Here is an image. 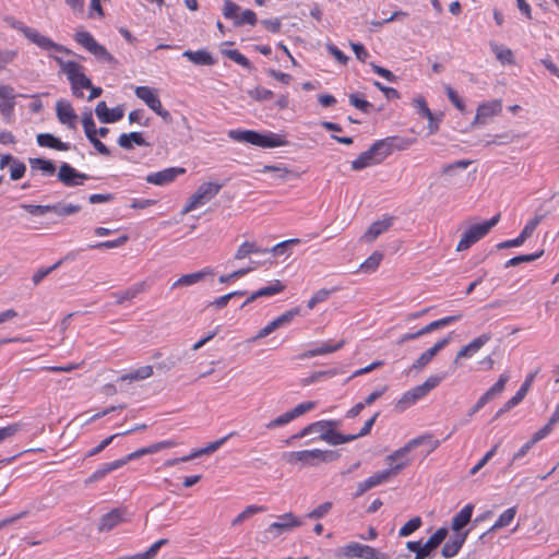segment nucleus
<instances>
[{
	"label": "nucleus",
	"instance_id": "nucleus-1",
	"mask_svg": "<svg viewBox=\"0 0 559 559\" xmlns=\"http://www.w3.org/2000/svg\"><path fill=\"white\" fill-rule=\"evenodd\" d=\"M407 145V141L394 136L378 140L352 162V169L358 171L366 167L380 164L394 150H405Z\"/></svg>",
	"mask_w": 559,
	"mask_h": 559
},
{
	"label": "nucleus",
	"instance_id": "nucleus-2",
	"mask_svg": "<svg viewBox=\"0 0 559 559\" xmlns=\"http://www.w3.org/2000/svg\"><path fill=\"white\" fill-rule=\"evenodd\" d=\"M51 58L58 63L61 72L67 75L73 95L83 97V93L80 92V88L92 87V81L84 74L83 67L75 61H66L57 56H51Z\"/></svg>",
	"mask_w": 559,
	"mask_h": 559
},
{
	"label": "nucleus",
	"instance_id": "nucleus-3",
	"mask_svg": "<svg viewBox=\"0 0 559 559\" xmlns=\"http://www.w3.org/2000/svg\"><path fill=\"white\" fill-rule=\"evenodd\" d=\"M10 26L21 32L29 41L38 46L44 50H55L57 52H63L66 55H73V51L66 46L55 43L47 36L41 35L37 29L25 25L23 22L13 17L7 20Z\"/></svg>",
	"mask_w": 559,
	"mask_h": 559
},
{
	"label": "nucleus",
	"instance_id": "nucleus-4",
	"mask_svg": "<svg viewBox=\"0 0 559 559\" xmlns=\"http://www.w3.org/2000/svg\"><path fill=\"white\" fill-rule=\"evenodd\" d=\"M337 459L338 454L336 452L320 449L293 451L286 454L288 463H301L306 466H317L319 463H329Z\"/></svg>",
	"mask_w": 559,
	"mask_h": 559
},
{
	"label": "nucleus",
	"instance_id": "nucleus-5",
	"mask_svg": "<svg viewBox=\"0 0 559 559\" xmlns=\"http://www.w3.org/2000/svg\"><path fill=\"white\" fill-rule=\"evenodd\" d=\"M222 183L204 182L198 187L195 192L188 199L186 205L181 210V215H186L198 206L204 205L215 198L221 189Z\"/></svg>",
	"mask_w": 559,
	"mask_h": 559
},
{
	"label": "nucleus",
	"instance_id": "nucleus-6",
	"mask_svg": "<svg viewBox=\"0 0 559 559\" xmlns=\"http://www.w3.org/2000/svg\"><path fill=\"white\" fill-rule=\"evenodd\" d=\"M500 215L497 214L489 221L481 224H476L469 227L463 235L456 246V251H465L469 249L474 243L484 238L490 229L496 226L499 222Z\"/></svg>",
	"mask_w": 559,
	"mask_h": 559
},
{
	"label": "nucleus",
	"instance_id": "nucleus-7",
	"mask_svg": "<svg viewBox=\"0 0 559 559\" xmlns=\"http://www.w3.org/2000/svg\"><path fill=\"white\" fill-rule=\"evenodd\" d=\"M74 39L78 44L84 47L96 59L103 62L117 63L115 57L106 49L105 46L100 45L95 40L92 34L87 31H78L74 34Z\"/></svg>",
	"mask_w": 559,
	"mask_h": 559
},
{
	"label": "nucleus",
	"instance_id": "nucleus-8",
	"mask_svg": "<svg viewBox=\"0 0 559 559\" xmlns=\"http://www.w3.org/2000/svg\"><path fill=\"white\" fill-rule=\"evenodd\" d=\"M21 209L29 213L34 216H44L47 213H55L58 216H68L75 214L81 211L80 205L75 204H47V205H39V204H21Z\"/></svg>",
	"mask_w": 559,
	"mask_h": 559
},
{
	"label": "nucleus",
	"instance_id": "nucleus-9",
	"mask_svg": "<svg viewBox=\"0 0 559 559\" xmlns=\"http://www.w3.org/2000/svg\"><path fill=\"white\" fill-rule=\"evenodd\" d=\"M130 515L127 507L115 508L99 519L97 530L99 533L110 532L121 523L127 522Z\"/></svg>",
	"mask_w": 559,
	"mask_h": 559
},
{
	"label": "nucleus",
	"instance_id": "nucleus-10",
	"mask_svg": "<svg viewBox=\"0 0 559 559\" xmlns=\"http://www.w3.org/2000/svg\"><path fill=\"white\" fill-rule=\"evenodd\" d=\"M338 425L337 420H319L312 423L305 428H302L299 432L292 436L286 440L288 444H292L294 440L301 439L304 437L310 436L312 433H318V439L323 440V436L328 433L330 427H336Z\"/></svg>",
	"mask_w": 559,
	"mask_h": 559
},
{
	"label": "nucleus",
	"instance_id": "nucleus-11",
	"mask_svg": "<svg viewBox=\"0 0 559 559\" xmlns=\"http://www.w3.org/2000/svg\"><path fill=\"white\" fill-rule=\"evenodd\" d=\"M57 178L66 187H76L83 185V182L87 180L90 177L84 173L78 171L68 163H62L59 166Z\"/></svg>",
	"mask_w": 559,
	"mask_h": 559
},
{
	"label": "nucleus",
	"instance_id": "nucleus-12",
	"mask_svg": "<svg viewBox=\"0 0 559 559\" xmlns=\"http://www.w3.org/2000/svg\"><path fill=\"white\" fill-rule=\"evenodd\" d=\"M502 110V103L499 99L483 103L478 106L476 116L472 126L487 124L488 121L495 116L499 115Z\"/></svg>",
	"mask_w": 559,
	"mask_h": 559
},
{
	"label": "nucleus",
	"instance_id": "nucleus-13",
	"mask_svg": "<svg viewBox=\"0 0 559 559\" xmlns=\"http://www.w3.org/2000/svg\"><path fill=\"white\" fill-rule=\"evenodd\" d=\"M426 439H430L429 436H419L417 438H414L409 440L404 447L400 448L399 450L394 451L392 454L388 455L385 461L390 464V466L395 465L397 463L404 462L405 460H409V463L412 460L407 456L408 453L414 450L415 448L424 444Z\"/></svg>",
	"mask_w": 559,
	"mask_h": 559
},
{
	"label": "nucleus",
	"instance_id": "nucleus-14",
	"mask_svg": "<svg viewBox=\"0 0 559 559\" xmlns=\"http://www.w3.org/2000/svg\"><path fill=\"white\" fill-rule=\"evenodd\" d=\"M278 249H280V243H276L271 249H266V248L262 249L259 246H257L254 242L245 241L237 249V251L234 255V260H236V261H242L246 259L249 260L251 255H259V254L270 255L271 251H277Z\"/></svg>",
	"mask_w": 559,
	"mask_h": 559
},
{
	"label": "nucleus",
	"instance_id": "nucleus-15",
	"mask_svg": "<svg viewBox=\"0 0 559 559\" xmlns=\"http://www.w3.org/2000/svg\"><path fill=\"white\" fill-rule=\"evenodd\" d=\"M409 465V460H405L404 462L397 463L395 465L390 466V468L380 471L374 473L368 479L370 487H377L389 481L392 477L399 475L402 469Z\"/></svg>",
	"mask_w": 559,
	"mask_h": 559
},
{
	"label": "nucleus",
	"instance_id": "nucleus-16",
	"mask_svg": "<svg viewBox=\"0 0 559 559\" xmlns=\"http://www.w3.org/2000/svg\"><path fill=\"white\" fill-rule=\"evenodd\" d=\"M491 340L490 333H483L467 345L463 346L456 354L454 364L457 365L461 358H469L475 355L484 345Z\"/></svg>",
	"mask_w": 559,
	"mask_h": 559
},
{
	"label": "nucleus",
	"instance_id": "nucleus-17",
	"mask_svg": "<svg viewBox=\"0 0 559 559\" xmlns=\"http://www.w3.org/2000/svg\"><path fill=\"white\" fill-rule=\"evenodd\" d=\"M451 341V336H445L438 341L432 347L425 350L413 364L412 368L420 370L426 367L433 357L443 349Z\"/></svg>",
	"mask_w": 559,
	"mask_h": 559
},
{
	"label": "nucleus",
	"instance_id": "nucleus-18",
	"mask_svg": "<svg viewBox=\"0 0 559 559\" xmlns=\"http://www.w3.org/2000/svg\"><path fill=\"white\" fill-rule=\"evenodd\" d=\"M186 173L185 168L181 167H170L157 173L150 174L146 177V181L148 183H153L156 186H164L171 181H174L178 175H182Z\"/></svg>",
	"mask_w": 559,
	"mask_h": 559
},
{
	"label": "nucleus",
	"instance_id": "nucleus-19",
	"mask_svg": "<svg viewBox=\"0 0 559 559\" xmlns=\"http://www.w3.org/2000/svg\"><path fill=\"white\" fill-rule=\"evenodd\" d=\"M95 114L100 122L114 123L122 119L124 111L121 106H117L110 109L107 107L106 103L102 100L96 105Z\"/></svg>",
	"mask_w": 559,
	"mask_h": 559
},
{
	"label": "nucleus",
	"instance_id": "nucleus-20",
	"mask_svg": "<svg viewBox=\"0 0 559 559\" xmlns=\"http://www.w3.org/2000/svg\"><path fill=\"white\" fill-rule=\"evenodd\" d=\"M536 374H537V371L532 372L526 377L525 381L523 382L521 388L518 390V392L509 401H507V403L503 405V407L500 408V411L497 413V417L500 416L501 414L510 411L511 408H513L514 406H516L519 403L522 402V400L525 397L527 391L530 390Z\"/></svg>",
	"mask_w": 559,
	"mask_h": 559
},
{
	"label": "nucleus",
	"instance_id": "nucleus-21",
	"mask_svg": "<svg viewBox=\"0 0 559 559\" xmlns=\"http://www.w3.org/2000/svg\"><path fill=\"white\" fill-rule=\"evenodd\" d=\"M56 112L60 123L67 124L72 129L75 128L74 121L78 116L69 102L62 99L58 100L56 104Z\"/></svg>",
	"mask_w": 559,
	"mask_h": 559
},
{
	"label": "nucleus",
	"instance_id": "nucleus-22",
	"mask_svg": "<svg viewBox=\"0 0 559 559\" xmlns=\"http://www.w3.org/2000/svg\"><path fill=\"white\" fill-rule=\"evenodd\" d=\"M467 536L468 531H465L463 533L455 532L454 536L443 545L441 550L442 557L452 558L456 556L462 546L464 545Z\"/></svg>",
	"mask_w": 559,
	"mask_h": 559
},
{
	"label": "nucleus",
	"instance_id": "nucleus-23",
	"mask_svg": "<svg viewBox=\"0 0 559 559\" xmlns=\"http://www.w3.org/2000/svg\"><path fill=\"white\" fill-rule=\"evenodd\" d=\"M213 271L209 267L203 269L201 271L185 274L180 276L176 282L173 283L171 288L183 287V286H192L201 281H203L206 276L212 275Z\"/></svg>",
	"mask_w": 559,
	"mask_h": 559
},
{
	"label": "nucleus",
	"instance_id": "nucleus-24",
	"mask_svg": "<svg viewBox=\"0 0 559 559\" xmlns=\"http://www.w3.org/2000/svg\"><path fill=\"white\" fill-rule=\"evenodd\" d=\"M182 56L195 66H213L216 63V59L205 49L185 50Z\"/></svg>",
	"mask_w": 559,
	"mask_h": 559
},
{
	"label": "nucleus",
	"instance_id": "nucleus-25",
	"mask_svg": "<svg viewBox=\"0 0 559 559\" xmlns=\"http://www.w3.org/2000/svg\"><path fill=\"white\" fill-rule=\"evenodd\" d=\"M39 146L49 147L57 151H69L70 144L62 142L60 139L51 133H39L36 138Z\"/></svg>",
	"mask_w": 559,
	"mask_h": 559
},
{
	"label": "nucleus",
	"instance_id": "nucleus-26",
	"mask_svg": "<svg viewBox=\"0 0 559 559\" xmlns=\"http://www.w3.org/2000/svg\"><path fill=\"white\" fill-rule=\"evenodd\" d=\"M474 506L468 503L456 513L451 523V528L456 533H463L462 528L468 524L473 515Z\"/></svg>",
	"mask_w": 559,
	"mask_h": 559
},
{
	"label": "nucleus",
	"instance_id": "nucleus-27",
	"mask_svg": "<svg viewBox=\"0 0 559 559\" xmlns=\"http://www.w3.org/2000/svg\"><path fill=\"white\" fill-rule=\"evenodd\" d=\"M392 225V217L377 221L364 234V239L368 242L374 241L382 233L388 230Z\"/></svg>",
	"mask_w": 559,
	"mask_h": 559
},
{
	"label": "nucleus",
	"instance_id": "nucleus-28",
	"mask_svg": "<svg viewBox=\"0 0 559 559\" xmlns=\"http://www.w3.org/2000/svg\"><path fill=\"white\" fill-rule=\"evenodd\" d=\"M123 466L122 461H114L110 463H105L100 467H98L88 478L85 479V485L92 484L94 481H98L103 479L107 474L112 471H116Z\"/></svg>",
	"mask_w": 559,
	"mask_h": 559
},
{
	"label": "nucleus",
	"instance_id": "nucleus-29",
	"mask_svg": "<svg viewBox=\"0 0 559 559\" xmlns=\"http://www.w3.org/2000/svg\"><path fill=\"white\" fill-rule=\"evenodd\" d=\"M316 407V402L309 401L298 404L295 408L292 411H288L284 414H282V425H285L297 417L306 414L307 412L312 411Z\"/></svg>",
	"mask_w": 559,
	"mask_h": 559
},
{
	"label": "nucleus",
	"instance_id": "nucleus-30",
	"mask_svg": "<svg viewBox=\"0 0 559 559\" xmlns=\"http://www.w3.org/2000/svg\"><path fill=\"white\" fill-rule=\"evenodd\" d=\"M515 514H516V507H511V508L507 509L503 513L500 514V516L495 522V524L486 533H484L480 536V538L483 539L489 533L508 526L514 520Z\"/></svg>",
	"mask_w": 559,
	"mask_h": 559
},
{
	"label": "nucleus",
	"instance_id": "nucleus-31",
	"mask_svg": "<svg viewBox=\"0 0 559 559\" xmlns=\"http://www.w3.org/2000/svg\"><path fill=\"white\" fill-rule=\"evenodd\" d=\"M344 343H345L344 341H340L335 345H331L329 343H323L316 348L305 352L304 354H301L299 356V358H310V357L325 355V354L336 352L344 346Z\"/></svg>",
	"mask_w": 559,
	"mask_h": 559
},
{
	"label": "nucleus",
	"instance_id": "nucleus-32",
	"mask_svg": "<svg viewBox=\"0 0 559 559\" xmlns=\"http://www.w3.org/2000/svg\"><path fill=\"white\" fill-rule=\"evenodd\" d=\"M253 145L262 148L277 147L280 146V135L255 131Z\"/></svg>",
	"mask_w": 559,
	"mask_h": 559
},
{
	"label": "nucleus",
	"instance_id": "nucleus-33",
	"mask_svg": "<svg viewBox=\"0 0 559 559\" xmlns=\"http://www.w3.org/2000/svg\"><path fill=\"white\" fill-rule=\"evenodd\" d=\"M462 319V314H454V316H449V317H444V318H441L439 320H436V321H432L430 322L429 324L425 325L424 328H421L419 331L421 333V336L425 335V334H428L435 330H438V329H441V328H444L451 323H454L459 320Z\"/></svg>",
	"mask_w": 559,
	"mask_h": 559
},
{
	"label": "nucleus",
	"instance_id": "nucleus-34",
	"mask_svg": "<svg viewBox=\"0 0 559 559\" xmlns=\"http://www.w3.org/2000/svg\"><path fill=\"white\" fill-rule=\"evenodd\" d=\"M28 162L32 170H39L46 176H51L56 173V165L50 159L36 157L29 158Z\"/></svg>",
	"mask_w": 559,
	"mask_h": 559
},
{
	"label": "nucleus",
	"instance_id": "nucleus-35",
	"mask_svg": "<svg viewBox=\"0 0 559 559\" xmlns=\"http://www.w3.org/2000/svg\"><path fill=\"white\" fill-rule=\"evenodd\" d=\"M426 396L420 385H417L409 391L405 392L402 399L399 401V406L403 409L415 404L417 401Z\"/></svg>",
	"mask_w": 559,
	"mask_h": 559
},
{
	"label": "nucleus",
	"instance_id": "nucleus-36",
	"mask_svg": "<svg viewBox=\"0 0 559 559\" xmlns=\"http://www.w3.org/2000/svg\"><path fill=\"white\" fill-rule=\"evenodd\" d=\"M356 439H357V436L343 435L341 432L334 431V427H330L328 430V433L323 436V441H325L332 445L343 444V443H346L349 441H354Z\"/></svg>",
	"mask_w": 559,
	"mask_h": 559
},
{
	"label": "nucleus",
	"instance_id": "nucleus-37",
	"mask_svg": "<svg viewBox=\"0 0 559 559\" xmlns=\"http://www.w3.org/2000/svg\"><path fill=\"white\" fill-rule=\"evenodd\" d=\"M185 355H186V352L171 353L168 357L156 362L157 370H160V371L171 370L182 360V357Z\"/></svg>",
	"mask_w": 559,
	"mask_h": 559
},
{
	"label": "nucleus",
	"instance_id": "nucleus-38",
	"mask_svg": "<svg viewBox=\"0 0 559 559\" xmlns=\"http://www.w3.org/2000/svg\"><path fill=\"white\" fill-rule=\"evenodd\" d=\"M448 533L447 527L438 528L435 534L425 544H423V547L431 554V551H433L445 539Z\"/></svg>",
	"mask_w": 559,
	"mask_h": 559
},
{
	"label": "nucleus",
	"instance_id": "nucleus-39",
	"mask_svg": "<svg viewBox=\"0 0 559 559\" xmlns=\"http://www.w3.org/2000/svg\"><path fill=\"white\" fill-rule=\"evenodd\" d=\"M490 48H491L492 52L496 55V58L501 63H503V64L504 63H508V64L513 63V53H512L511 49H509L504 46L498 45L495 41L490 43Z\"/></svg>",
	"mask_w": 559,
	"mask_h": 559
},
{
	"label": "nucleus",
	"instance_id": "nucleus-40",
	"mask_svg": "<svg viewBox=\"0 0 559 559\" xmlns=\"http://www.w3.org/2000/svg\"><path fill=\"white\" fill-rule=\"evenodd\" d=\"M254 135H255L254 130L236 129V130L228 131V138L231 139L233 141L240 142V143H249L251 145H253Z\"/></svg>",
	"mask_w": 559,
	"mask_h": 559
},
{
	"label": "nucleus",
	"instance_id": "nucleus-41",
	"mask_svg": "<svg viewBox=\"0 0 559 559\" xmlns=\"http://www.w3.org/2000/svg\"><path fill=\"white\" fill-rule=\"evenodd\" d=\"M280 329V317H276L273 319L267 325L262 328L254 336L249 338L248 343H255L261 342L263 338L267 337L270 334H272L274 331Z\"/></svg>",
	"mask_w": 559,
	"mask_h": 559
},
{
	"label": "nucleus",
	"instance_id": "nucleus-42",
	"mask_svg": "<svg viewBox=\"0 0 559 559\" xmlns=\"http://www.w3.org/2000/svg\"><path fill=\"white\" fill-rule=\"evenodd\" d=\"M280 293V284L278 282L274 285H271V286H267V287H263L254 293H252L245 301L243 304L241 305V308H243L245 306L251 304L252 301H254L255 299L260 298V297H265V296H272V295H275Z\"/></svg>",
	"mask_w": 559,
	"mask_h": 559
},
{
	"label": "nucleus",
	"instance_id": "nucleus-43",
	"mask_svg": "<svg viewBox=\"0 0 559 559\" xmlns=\"http://www.w3.org/2000/svg\"><path fill=\"white\" fill-rule=\"evenodd\" d=\"M265 511V507L262 506H248L241 513H239L233 521L231 525L237 526L240 525L246 520L250 519L252 515Z\"/></svg>",
	"mask_w": 559,
	"mask_h": 559
},
{
	"label": "nucleus",
	"instance_id": "nucleus-44",
	"mask_svg": "<svg viewBox=\"0 0 559 559\" xmlns=\"http://www.w3.org/2000/svg\"><path fill=\"white\" fill-rule=\"evenodd\" d=\"M143 288H144V284L140 283V284H136L133 287H130V288L126 289L124 292L115 293L114 296L117 299V304L121 305L126 300L133 299L138 294H140L143 290Z\"/></svg>",
	"mask_w": 559,
	"mask_h": 559
},
{
	"label": "nucleus",
	"instance_id": "nucleus-45",
	"mask_svg": "<svg viewBox=\"0 0 559 559\" xmlns=\"http://www.w3.org/2000/svg\"><path fill=\"white\" fill-rule=\"evenodd\" d=\"M152 374H153V367L147 365V366H142V367L138 368L133 372L123 374L120 378V380H122V381H124V380H144V379L150 378Z\"/></svg>",
	"mask_w": 559,
	"mask_h": 559
},
{
	"label": "nucleus",
	"instance_id": "nucleus-46",
	"mask_svg": "<svg viewBox=\"0 0 559 559\" xmlns=\"http://www.w3.org/2000/svg\"><path fill=\"white\" fill-rule=\"evenodd\" d=\"M383 259V254L374 251L365 262L360 264V270L366 273L374 272Z\"/></svg>",
	"mask_w": 559,
	"mask_h": 559
},
{
	"label": "nucleus",
	"instance_id": "nucleus-47",
	"mask_svg": "<svg viewBox=\"0 0 559 559\" xmlns=\"http://www.w3.org/2000/svg\"><path fill=\"white\" fill-rule=\"evenodd\" d=\"M236 435H237V432L233 431V432L228 433L227 436L209 443L206 447L198 449L197 450L198 454L201 456V455H207V454H211V453L217 451L229 438H231Z\"/></svg>",
	"mask_w": 559,
	"mask_h": 559
},
{
	"label": "nucleus",
	"instance_id": "nucleus-48",
	"mask_svg": "<svg viewBox=\"0 0 559 559\" xmlns=\"http://www.w3.org/2000/svg\"><path fill=\"white\" fill-rule=\"evenodd\" d=\"M509 373L504 372L502 373L498 381L485 392V394L488 396V399L491 401L496 396L502 393L504 390L506 383L509 381Z\"/></svg>",
	"mask_w": 559,
	"mask_h": 559
},
{
	"label": "nucleus",
	"instance_id": "nucleus-49",
	"mask_svg": "<svg viewBox=\"0 0 559 559\" xmlns=\"http://www.w3.org/2000/svg\"><path fill=\"white\" fill-rule=\"evenodd\" d=\"M134 93L136 97L143 100L147 106H150V104L154 103V100L158 98L156 91L148 86H138Z\"/></svg>",
	"mask_w": 559,
	"mask_h": 559
},
{
	"label": "nucleus",
	"instance_id": "nucleus-50",
	"mask_svg": "<svg viewBox=\"0 0 559 559\" xmlns=\"http://www.w3.org/2000/svg\"><path fill=\"white\" fill-rule=\"evenodd\" d=\"M544 253V251H539V252H536V253H531V254H521V255H516L510 260H508L504 264V267H511V266H516L521 263H525V262H533L535 260H537L539 257H542Z\"/></svg>",
	"mask_w": 559,
	"mask_h": 559
},
{
	"label": "nucleus",
	"instance_id": "nucleus-51",
	"mask_svg": "<svg viewBox=\"0 0 559 559\" xmlns=\"http://www.w3.org/2000/svg\"><path fill=\"white\" fill-rule=\"evenodd\" d=\"M421 519L419 516H415L407 521L400 530L399 535L401 537H406L413 534L421 526Z\"/></svg>",
	"mask_w": 559,
	"mask_h": 559
},
{
	"label": "nucleus",
	"instance_id": "nucleus-52",
	"mask_svg": "<svg viewBox=\"0 0 559 559\" xmlns=\"http://www.w3.org/2000/svg\"><path fill=\"white\" fill-rule=\"evenodd\" d=\"M129 237L127 235H122L115 240H106L102 242H97L96 245L90 246L91 249H112L123 246L128 241Z\"/></svg>",
	"mask_w": 559,
	"mask_h": 559
},
{
	"label": "nucleus",
	"instance_id": "nucleus-53",
	"mask_svg": "<svg viewBox=\"0 0 559 559\" xmlns=\"http://www.w3.org/2000/svg\"><path fill=\"white\" fill-rule=\"evenodd\" d=\"M82 124L87 139L93 135H97L92 111L84 112L82 117Z\"/></svg>",
	"mask_w": 559,
	"mask_h": 559
},
{
	"label": "nucleus",
	"instance_id": "nucleus-54",
	"mask_svg": "<svg viewBox=\"0 0 559 559\" xmlns=\"http://www.w3.org/2000/svg\"><path fill=\"white\" fill-rule=\"evenodd\" d=\"M544 216L543 215H535L523 228V230L521 231L520 236L522 237V239L526 240L527 238H530L534 230L536 229V227L540 224V222L543 221Z\"/></svg>",
	"mask_w": 559,
	"mask_h": 559
},
{
	"label": "nucleus",
	"instance_id": "nucleus-55",
	"mask_svg": "<svg viewBox=\"0 0 559 559\" xmlns=\"http://www.w3.org/2000/svg\"><path fill=\"white\" fill-rule=\"evenodd\" d=\"M224 55L226 57H228L230 60L235 61L236 63H238L247 69L251 68V62L249 61V59L236 49L225 50Z\"/></svg>",
	"mask_w": 559,
	"mask_h": 559
},
{
	"label": "nucleus",
	"instance_id": "nucleus-56",
	"mask_svg": "<svg viewBox=\"0 0 559 559\" xmlns=\"http://www.w3.org/2000/svg\"><path fill=\"white\" fill-rule=\"evenodd\" d=\"M349 103L350 105H353L354 107H356L357 109L361 110L365 114H368L372 108V104L361 98L358 94H350Z\"/></svg>",
	"mask_w": 559,
	"mask_h": 559
},
{
	"label": "nucleus",
	"instance_id": "nucleus-57",
	"mask_svg": "<svg viewBox=\"0 0 559 559\" xmlns=\"http://www.w3.org/2000/svg\"><path fill=\"white\" fill-rule=\"evenodd\" d=\"M26 171V166L23 162L19 159H14L12 165L10 166V178L11 180L15 181L21 179Z\"/></svg>",
	"mask_w": 559,
	"mask_h": 559
},
{
	"label": "nucleus",
	"instance_id": "nucleus-58",
	"mask_svg": "<svg viewBox=\"0 0 559 559\" xmlns=\"http://www.w3.org/2000/svg\"><path fill=\"white\" fill-rule=\"evenodd\" d=\"M445 378V374H433L426 379V381L420 384L424 393L427 395L432 389L438 386L441 381Z\"/></svg>",
	"mask_w": 559,
	"mask_h": 559
},
{
	"label": "nucleus",
	"instance_id": "nucleus-59",
	"mask_svg": "<svg viewBox=\"0 0 559 559\" xmlns=\"http://www.w3.org/2000/svg\"><path fill=\"white\" fill-rule=\"evenodd\" d=\"M168 543V539H159L156 543H154L146 551L139 552L138 558L142 559H152L154 558L162 546L166 545Z\"/></svg>",
	"mask_w": 559,
	"mask_h": 559
},
{
	"label": "nucleus",
	"instance_id": "nucleus-60",
	"mask_svg": "<svg viewBox=\"0 0 559 559\" xmlns=\"http://www.w3.org/2000/svg\"><path fill=\"white\" fill-rule=\"evenodd\" d=\"M444 91L447 93V96L448 98L450 99V102L460 110V111H464L465 110V104L464 102L460 98V96L457 95V93L450 86V85H444Z\"/></svg>",
	"mask_w": 559,
	"mask_h": 559
},
{
	"label": "nucleus",
	"instance_id": "nucleus-61",
	"mask_svg": "<svg viewBox=\"0 0 559 559\" xmlns=\"http://www.w3.org/2000/svg\"><path fill=\"white\" fill-rule=\"evenodd\" d=\"M364 546L358 543H350L344 547V555L350 558H361Z\"/></svg>",
	"mask_w": 559,
	"mask_h": 559
},
{
	"label": "nucleus",
	"instance_id": "nucleus-62",
	"mask_svg": "<svg viewBox=\"0 0 559 559\" xmlns=\"http://www.w3.org/2000/svg\"><path fill=\"white\" fill-rule=\"evenodd\" d=\"M248 94L251 98L259 102L270 99L273 96V93L264 87H255L248 91Z\"/></svg>",
	"mask_w": 559,
	"mask_h": 559
},
{
	"label": "nucleus",
	"instance_id": "nucleus-63",
	"mask_svg": "<svg viewBox=\"0 0 559 559\" xmlns=\"http://www.w3.org/2000/svg\"><path fill=\"white\" fill-rule=\"evenodd\" d=\"M332 502L330 501H326L320 506H318L316 509H313L309 514H308V518L310 519H321L323 518L325 514H328L330 512V510L332 509Z\"/></svg>",
	"mask_w": 559,
	"mask_h": 559
},
{
	"label": "nucleus",
	"instance_id": "nucleus-64",
	"mask_svg": "<svg viewBox=\"0 0 559 559\" xmlns=\"http://www.w3.org/2000/svg\"><path fill=\"white\" fill-rule=\"evenodd\" d=\"M300 524L301 522L293 513L282 514V531L297 527Z\"/></svg>",
	"mask_w": 559,
	"mask_h": 559
}]
</instances>
